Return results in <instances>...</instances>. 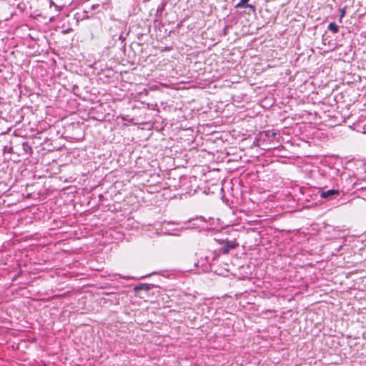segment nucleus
Wrapping results in <instances>:
<instances>
[{"label": "nucleus", "mask_w": 366, "mask_h": 366, "mask_svg": "<svg viewBox=\"0 0 366 366\" xmlns=\"http://www.w3.org/2000/svg\"><path fill=\"white\" fill-rule=\"evenodd\" d=\"M249 0H240V1L236 6L237 7H243L244 4H247Z\"/></svg>", "instance_id": "6"}, {"label": "nucleus", "mask_w": 366, "mask_h": 366, "mask_svg": "<svg viewBox=\"0 0 366 366\" xmlns=\"http://www.w3.org/2000/svg\"><path fill=\"white\" fill-rule=\"evenodd\" d=\"M340 194L338 189H330L328 191L320 190V197L323 199H327L332 196H337Z\"/></svg>", "instance_id": "2"}, {"label": "nucleus", "mask_w": 366, "mask_h": 366, "mask_svg": "<svg viewBox=\"0 0 366 366\" xmlns=\"http://www.w3.org/2000/svg\"><path fill=\"white\" fill-rule=\"evenodd\" d=\"M328 29L332 33L336 34L339 31V26L334 22L330 23L328 25Z\"/></svg>", "instance_id": "4"}, {"label": "nucleus", "mask_w": 366, "mask_h": 366, "mask_svg": "<svg viewBox=\"0 0 366 366\" xmlns=\"http://www.w3.org/2000/svg\"><path fill=\"white\" fill-rule=\"evenodd\" d=\"M244 7L254 9V6L251 4H247Z\"/></svg>", "instance_id": "7"}, {"label": "nucleus", "mask_w": 366, "mask_h": 366, "mask_svg": "<svg viewBox=\"0 0 366 366\" xmlns=\"http://www.w3.org/2000/svg\"><path fill=\"white\" fill-rule=\"evenodd\" d=\"M217 242L222 245V247L219 249V252L224 254H227L231 249H234L239 247V243L236 239H219Z\"/></svg>", "instance_id": "1"}, {"label": "nucleus", "mask_w": 366, "mask_h": 366, "mask_svg": "<svg viewBox=\"0 0 366 366\" xmlns=\"http://www.w3.org/2000/svg\"><path fill=\"white\" fill-rule=\"evenodd\" d=\"M22 147L26 154L31 155L33 153L32 147L27 142H24Z\"/></svg>", "instance_id": "3"}, {"label": "nucleus", "mask_w": 366, "mask_h": 366, "mask_svg": "<svg viewBox=\"0 0 366 366\" xmlns=\"http://www.w3.org/2000/svg\"><path fill=\"white\" fill-rule=\"evenodd\" d=\"M149 289V287L146 285V284H142L139 286H137L135 287V290H148Z\"/></svg>", "instance_id": "5"}]
</instances>
